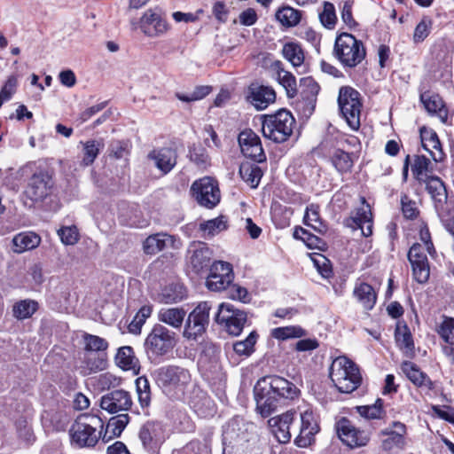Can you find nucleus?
Listing matches in <instances>:
<instances>
[{
  "label": "nucleus",
  "instance_id": "30",
  "mask_svg": "<svg viewBox=\"0 0 454 454\" xmlns=\"http://www.w3.org/2000/svg\"><path fill=\"white\" fill-rule=\"evenodd\" d=\"M405 425L401 422H393L391 428H386L381 432L386 436L382 440L385 450H391L394 447H402L404 444Z\"/></svg>",
  "mask_w": 454,
  "mask_h": 454
},
{
  "label": "nucleus",
  "instance_id": "15",
  "mask_svg": "<svg viewBox=\"0 0 454 454\" xmlns=\"http://www.w3.org/2000/svg\"><path fill=\"white\" fill-rule=\"evenodd\" d=\"M336 430L340 441L352 449L365 446L370 440L368 433L357 429L346 418H341L336 423Z\"/></svg>",
  "mask_w": 454,
  "mask_h": 454
},
{
  "label": "nucleus",
  "instance_id": "48",
  "mask_svg": "<svg viewBox=\"0 0 454 454\" xmlns=\"http://www.w3.org/2000/svg\"><path fill=\"white\" fill-rule=\"evenodd\" d=\"M115 360L117 364L124 370L135 369L137 364V359L134 356V351L129 346H124L118 349Z\"/></svg>",
  "mask_w": 454,
  "mask_h": 454
},
{
  "label": "nucleus",
  "instance_id": "51",
  "mask_svg": "<svg viewBox=\"0 0 454 454\" xmlns=\"http://www.w3.org/2000/svg\"><path fill=\"white\" fill-rule=\"evenodd\" d=\"M257 333L255 332L250 334L243 340L237 341L233 344L234 351L239 356H249L254 352V347L257 340Z\"/></svg>",
  "mask_w": 454,
  "mask_h": 454
},
{
  "label": "nucleus",
  "instance_id": "36",
  "mask_svg": "<svg viewBox=\"0 0 454 454\" xmlns=\"http://www.w3.org/2000/svg\"><path fill=\"white\" fill-rule=\"evenodd\" d=\"M193 247L191 263L195 270L200 271L209 266L212 252L203 242L194 244Z\"/></svg>",
  "mask_w": 454,
  "mask_h": 454
},
{
  "label": "nucleus",
  "instance_id": "40",
  "mask_svg": "<svg viewBox=\"0 0 454 454\" xmlns=\"http://www.w3.org/2000/svg\"><path fill=\"white\" fill-rule=\"evenodd\" d=\"M331 160L336 170L340 174L349 173L354 166V155L341 149H335Z\"/></svg>",
  "mask_w": 454,
  "mask_h": 454
},
{
  "label": "nucleus",
  "instance_id": "4",
  "mask_svg": "<svg viewBox=\"0 0 454 454\" xmlns=\"http://www.w3.org/2000/svg\"><path fill=\"white\" fill-rule=\"evenodd\" d=\"M330 378L340 392L347 394L357 389L362 382L358 367L346 356H338L333 361Z\"/></svg>",
  "mask_w": 454,
  "mask_h": 454
},
{
  "label": "nucleus",
  "instance_id": "63",
  "mask_svg": "<svg viewBox=\"0 0 454 454\" xmlns=\"http://www.w3.org/2000/svg\"><path fill=\"white\" fill-rule=\"evenodd\" d=\"M130 145L127 141H114L110 145V155L116 159L125 158L129 154Z\"/></svg>",
  "mask_w": 454,
  "mask_h": 454
},
{
  "label": "nucleus",
  "instance_id": "39",
  "mask_svg": "<svg viewBox=\"0 0 454 454\" xmlns=\"http://www.w3.org/2000/svg\"><path fill=\"white\" fill-rule=\"evenodd\" d=\"M228 228V218L220 215L216 218L204 221L200 223V231L203 232L202 237L212 238Z\"/></svg>",
  "mask_w": 454,
  "mask_h": 454
},
{
  "label": "nucleus",
  "instance_id": "62",
  "mask_svg": "<svg viewBox=\"0 0 454 454\" xmlns=\"http://www.w3.org/2000/svg\"><path fill=\"white\" fill-rule=\"evenodd\" d=\"M313 262L315 266L317 267L318 272L325 278H329L333 275L332 266L330 264L329 260L322 254H317L315 258H313Z\"/></svg>",
  "mask_w": 454,
  "mask_h": 454
},
{
  "label": "nucleus",
  "instance_id": "16",
  "mask_svg": "<svg viewBox=\"0 0 454 454\" xmlns=\"http://www.w3.org/2000/svg\"><path fill=\"white\" fill-rule=\"evenodd\" d=\"M424 247L419 243H414L408 252V260L411 265L414 279L424 284L430 276V267Z\"/></svg>",
  "mask_w": 454,
  "mask_h": 454
},
{
  "label": "nucleus",
  "instance_id": "17",
  "mask_svg": "<svg viewBox=\"0 0 454 454\" xmlns=\"http://www.w3.org/2000/svg\"><path fill=\"white\" fill-rule=\"evenodd\" d=\"M182 242L179 238L167 232L149 235L142 243V250L147 255H155L166 248L180 249Z\"/></svg>",
  "mask_w": 454,
  "mask_h": 454
},
{
  "label": "nucleus",
  "instance_id": "56",
  "mask_svg": "<svg viewBox=\"0 0 454 454\" xmlns=\"http://www.w3.org/2000/svg\"><path fill=\"white\" fill-rule=\"evenodd\" d=\"M61 242L67 246H73L79 240V231L76 226H64L58 231Z\"/></svg>",
  "mask_w": 454,
  "mask_h": 454
},
{
  "label": "nucleus",
  "instance_id": "54",
  "mask_svg": "<svg viewBox=\"0 0 454 454\" xmlns=\"http://www.w3.org/2000/svg\"><path fill=\"white\" fill-rule=\"evenodd\" d=\"M429 164L430 160L426 156L417 155L415 157L414 163L411 166V171L419 182L429 177L427 176Z\"/></svg>",
  "mask_w": 454,
  "mask_h": 454
},
{
  "label": "nucleus",
  "instance_id": "32",
  "mask_svg": "<svg viewBox=\"0 0 454 454\" xmlns=\"http://www.w3.org/2000/svg\"><path fill=\"white\" fill-rule=\"evenodd\" d=\"M420 100L429 114H435L442 122L448 119V112L442 98L434 93L424 92L420 95Z\"/></svg>",
  "mask_w": 454,
  "mask_h": 454
},
{
  "label": "nucleus",
  "instance_id": "45",
  "mask_svg": "<svg viewBox=\"0 0 454 454\" xmlns=\"http://www.w3.org/2000/svg\"><path fill=\"white\" fill-rule=\"evenodd\" d=\"M38 303L33 300H22L13 305V317L19 320L27 319L32 317L37 310Z\"/></svg>",
  "mask_w": 454,
  "mask_h": 454
},
{
  "label": "nucleus",
  "instance_id": "28",
  "mask_svg": "<svg viewBox=\"0 0 454 454\" xmlns=\"http://www.w3.org/2000/svg\"><path fill=\"white\" fill-rule=\"evenodd\" d=\"M187 297V290L179 282H172L163 286L158 294L159 302L173 304L184 301Z\"/></svg>",
  "mask_w": 454,
  "mask_h": 454
},
{
  "label": "nucleus",
  "instance_id": "31",
  "mask_svg": "<svg viewBox=\"0 0 454 454\" xmlns=\"http://www.w3.org/2000/svg\"><path fill=\"white\" fill-rule=\"evenodd\" d=\"M186 311L180 307L162 308L158 311L157 318L160 322L179 330L183 326Z\"/></svg>",
  "mask_w": 454,
  "mask_h": 454
},
{
  "label": "nucleus",
  "instance_id": "53",
  "mask_svg": "<svg viewBox=\"0 0 454 454\" xmlns=\"http://www.w3.org/2000/svg\"><path fill=\"white\" fill-rule=\"evenodd\" d=\"M319 20L321 24L328 28V29H333L336 22H337V16L335 12V7L334 5L330 2H325L324 3V9L319 13Z\"/></svg>",
  "mask_w": 454,
  "mask_h": 454
},
{
  "label": "nucleus",
  "instance_id": "46",
  "mask_svg": "<svg viewBox=\"0 0 454 454\" xmlns=\"http://www.w3.org/2000/svg\"><path fill=\"white\" fill-rule=\"evenodd\" d=\"M82 145H83L82 163L84 166L91 165L94 162L95 159L99 154L100 151L105 146L103 140H96V139L88 140L85 143H82Z\"/></svg>",
  "mask_w": 454,
  "mask_h": 454
},
{
  "label": "nucleus",
  "instance_id": "49",
  "mask_svg": "<svg viewBox=\"0 0 454 454\" xmlns=\"http://www.w3.org/2000/svg\"><path fill=\"white\" fill-rule=\"evenodd\" d=\"M304 335H306L305 330L298 325L277 327L271 331V336L281 340L291 338H301Z\"/></svg>",
  "mask_w": 454,
  "mask_h": 454
},
{
  "label": "nucleus",
  "instance_id": "24",
  "mask_svg": "<svg viewBox=\"0 0 454 454\" xmlns=\"http://www.w3.org/2000/svg\"><path fill=\"white\" fill-rule=\"evenodd\" d=\"M148 159L163 174H168L176 165L177 153L171 147L154 149L148 153Z\"/></svg>",
  "mask_w": 454,
  "mask_h": 454
},
{
  "label": "nucleus",
  "instance_id": "43",
  "mask_svg": "<svg viewBox=\"0 0 454 454\" xmlns=\"http://www.w3.org/2000/svg\"><path fill=\"white\" fill-rule=\"evenodd\" d=\"M284 58L294 67H301L304 61V53L300 44L286 43L282 49Z\"/></svg>",
  "mask_w": 454,
  "mask_h": 454
},
{
  "label": "nucleus",
  "instance_id": "6",
  "mask_svg": "<svg viewBox=\"0 0 454 454\" xmlns=\"http://www.w3.org/2000/svg\"><path fill=\"white\" fill-rule=\"evenodd\" d=\"M338 105L341 115L348 125L354 130H357L361 125V95L352 87L342 86L339 90Z\"/></svg>",
  "mask_w": 454,
  "mask_h": 454
},
{
  "label": "nucleus",
  "instance_id": "44",
  "mask_svg": "<svg viewBox=\"0 0 454 454\" xmlns=\"http://www.w3.org/2000/svg\"><path fill=\"white\" fill-rule=\"evenodd\" d=\"M421 182L426 184L427 192L431 194L432 198L438 201L442 202L447 199L446 190L443 183L439 177L429 176Z\"/></svg>",
  "mask_w": 454,
  "mask_h": 454
},
{
  "label": "nucleus",
  "instance_id": "12",
  "mask_svg": "<svg viewBox=\"0 0 454 454\" xmlns=\"http://www.w3.org/2000/svg\"><path fill=\"white\" fill-rule=\"evenodd\" d=\"M52 176L48 171L40 170L28 179L25 195L34 202L43 201L52 192Z\"/></svg>",
  "mask_w": 454,
  "mask_h": 454
},
{
  "label": "nucleus",
  "instance_id": "42",
  "mask_svg": "<svg viewBox=\"0 0 454 454\" xmlns=\"http://www.w3.org/2000/svg\"><path fill=\"white\" fill-rule=\"evenodd\" d=\"M239 175L247 184L255 188L262 176V171L256 164L245 162L239 167Z\"/></svg>",
  "mask_w": 454,
  "mask_h": 454
},
{
  "label": "nucleus",
  "instance_id": "7",
  "mask_svg": "<svg viewBox=\"0 0 454 454\" xmlns=\"http://www.w3.org/2000/svg\"><path fill=\"white\" fill-rule=\"evenodd\" d=\"M176 343V335L166 326L156 324L145 341V349L149 356L160 357L170 352Z\"/></svg>",
  "mask_w": 454,
  "mask_h": 454
},
{
  "label": "nucleus",
  "instance_id": "26",
  "mask_svg": "<svg viewBox=\"0 0 454 454\" xmlns=\"http://www.w3.org/2000/svg\"><path fill=\"white\" fill-rule=\"evenodd\" d=\"M401 369L416 387L427 391H431L434 388V383L414 363L404 361L402 363Z\"/></svg>",
  "mask_w": 454,
  "mask_h": 454
},
{
  "label": "nucleus",
  "instance_id": "19",
  "mask_svg": "<svg viewBox=\"0 0 454 454\" xmlns=\"http://www.w3.org/2000/svg\"><path fill=\"white\" fill-rule=\"evenodd\" d=\"M239 144L245 157L257 163L266 160L260 137L251 129H246L239 133Z\"/></svg>",
  "mask_w": 454,
  "mask_h": 454
},
{
  "label": "nucleus",
  "instance_id": "14",
  "mask_svg": "<svg viewBox=\"0 0 454 454\" xmlns=\"http://www.w3.org/2000/svg\"><path fill=\"white\" fill-rule=\"evenodd\" d=\"M234 278L232 267L229 262H215L210 268L207 278V287L215 292L226 291Z\"/></svg>",
  "mask_w": 454,
  "mask_h": 454
},
{
  "label": "nucleus",
  "instance_id": "8",
  "mask_svg": "<svg viewBox=\"0 0 454 454\" xmlns=\"http://www.w3.org/2000/svg\"><path fill=\"white\" fill-rule=\"evenodd\" d=\"M212 305L209 301H200L187 316L183 337L188 340H197L207 330L210 320Z\"/></svg>",
  "mask_w": 454,
  "mask_h": 454
},
{
  "label": "nucleus",
  "instance_id": "20",
  "mask_svg": "<svg viewBox=\"0 0 454 454\" xmlns=\"http://www.w3.org/2000/svg\"><path fill=\"white\" fill-rule=\"evenodd\" d=\"M294 411H288L279 416L270 418L268 424L271 429V433L280 443H286L290 441L292 434H294Z\"/></svg>",
  "mask_w": 454,
  "mask_h": 454
},
{
  "label": "nucleus",
  "instance_id": "59",
  "mask_svg": "<svg viewBox=\"0 0 454 454\" xmlns=\"http://www.w3.org/2000/svg\"><path fill=\"white\" fill-rule=\"evenodd\" d=\"M189 155L191 160L200 168L206 167L207 164L208 163V154L206 149L200 145H194L192 148H190Z\"/></svg>",
  "mask_w": 454,
  "mask_h": 454
},
{
  "label": "nucleus",
  "instance_id": "9",
  "mask_svg": "<svg viewBox=\"0 0 454 454\" xmlns=\"http://www.w3.org/2000/svg\"><path fill=\"white\" fill-rule=\"evenodd\" d=\"M134 29L137 27L147 37L164 36L170 29V25L158 8L146 10L137 22H132Z\"/></svg>",
  "mask_w": 454,
  "mask_h": 454
},
{
  "label": "nucleus",
  "instance_id": "21",
  "mask_svg": "<svg viewBox=\"0 0 454 454\" xmlns=\"http://www.w3.org/2000/svg\"><path fill=\"white\" fill-rule=\"evenodd\" d=\"M239 421L233 419L230 421L223 428V454H244L243 442H245L244 434H239Z\"/></svg>",
  "mask_w": 454,
  "mask_h": 454
},
{
  "label": "nucleus",
  "instance_id": "33",
  "mask_svg": "<svg viewBox=\"0 0 454 454\" xmlns=\"http://www.w3.org/2000/svg\"><path fill=\"white\" fill-rule=\"evenodd\" d=\"M129 422V416L127 413H121L111 418L106 426L105 432L101 431L100 437L103 442H108L113 438L120 436Z\"/></svg>",
  "mask_w": 454,
  "mask_h": 454
},
{
  "label": "nucleus",
  "instance_id": "64",
  "mask_svg": "<svg viewBox=\"0 0 454 454\" xmlns=\"http://www.w3.org/2000/svg\"><path fill=\"white\" fill-rule=\"evenodd\" d=\"M401 205L404 217L408 219L417 217L419 211L416 207V202L411 200L407 195L404 194L401 197Z\"/></svg>",
  "mask_w": 454,
  "mask_h": 454
},
{
  "label": "nucleus",
  "instance_id": "41",
  "mask_svg": "<svg viewBox=\"0 0 454 454\" xmlns=\"http://www.w3.org/2000/svg\"><path fill=\"white\" fill-rule=\"evenodd\" d=\"M303 223L319 234H324L327 231V226L321 220L319 207L317 205L311 204L307 207Z\"/></svg>",
  "mask_w": 454,
  "mask_h": 454
},
{
  "label": "nucleus",
  "instance_id": "57",
  "mask_svg": "<svg viewBox=\"0 0 454 454\" xmlns=\"http://www.w3.org/2000/svg\"><path fill=\"white\" fill-rule=\"evenodd\" d=\"M138 401L142 407H146L150 403V387L146 378L140 377L136 380Z\"/></svg>",
  "mask_w": 454,
  "mask_h": 454
},
{
  "label": "nucleus",
  "instance_id": "37",
  "mask_svg": "<svg viewBox=\"0 0 454 454\" xmlns=\"http://www.w3.org/2000/svg\"><path fill=\"white\" fill-rule=\"evenodd\" d=\"M40 242V236L32 231L19 233L12 239L14 252L19 254L37 247Z\"/></svg>",
  "mask_w": 454,
  "mask_h": 454
},
{
  "label": "nucleus",
  "instance_id": "13",
  "mask_svg": "<svg viewBox=\"0 0 454 454\" xmlns=\"http://www.w3.org/2000/svg\"><path fill=\"white\" fill-rule=\"evenodd\" d=\"M138 437L143 448L151 454H158L165 440L162 425L157 421H147L142 425Z\"/></svg>",
  "mask_w": 454,
  "mask_h": 454
},
{
  "label": "nucleus",
  "instance_id": "23",
  "mask_svg": "<svg viewBox=\"0 0 454 454\" xmlns=\"http://www.w3.org/2000/svg\"><path fill=\"white\" fill-rule=\"evenodd\" d=\"M190 378L189 372L178 366L161 367L157 371V380L163 386H184Z\"/></svg>",
  "mask_w": 454,
  "mask_h": 454
},
{
  "label": "nucleus",
  "instance_id": "3",
  "mask_svg": "<svg viewBox=\"0 0 454 454\" xmlns=\"http://www.w3.org/2000/svg\"><path fill=\"white\" fill-rule=\"evenodd\" d=\"M333 57L345 68H355L366 57L364 43L349 33H340L335 38Z\"/></svg>",
  "mask_w": 454,
  "mask_h": 454
},
{
  "label": "nucleus",
  "instance_id": "58",
  "mask_svg": "<svg viewBox=\"0 0 454 454\" xmlns=\"http://www.w3.org/2000/svg\"><path fill=\"white\" fill-rule=\"evenodd\" d=\"M359 414L366 419H380L384 411L382 409V401L378 399L373 405L357 407Z\"/></svg>",
  "mask_w": 454,
  "mask_h": 454
},
{
  "label": "nucleus",
  "instance_id": "35",
  "mask_svg": "<svg viewBox=\"0 0 454 454\" xmlns=\"http://www.w3.org/2000/svg\"><path fill=\"white\" fill-rule=\"evenodd\" d=\"M271 68L277 72L278 81L285 88L287 96L294 98L298 92L295 77L283 68V64L280 60H275L271 64Z\"/></svg>",
  "mask_w": 454,
  "mask_h": 454
},
{
  "label": "nucleus",
  "instance_id": "1",
  "mask_svg": "<svg viewBox=\"0 0 454 454\" xmlns=\"http://www.w3.org/2000/svg\"><path fill=\"white\" fill-rule=\"evenodd\" d=\"M256 410L263 418L270 416L283 399H294L300 393L298 387L285 378L270 375L261 378L255 384Z\"/></svg>",
  "mask_w": 454,
  "mask_h": 454
},
{
  "label": "nucleus",
  "instance_id": "10",
  "mask_svg": "<svg viewBox=\"0 0 454 454\" xmlns=\"http://www.w3.org/2000/svg\"><path fill=\"white\" fill-rule=\"evenodd\" d=\"M191 192L199 205L209 209L214 208L221 200L218 183L209 176L194 181Z\"/></svg>",
  "mask_w": 454,
  "mask_h": 454
},
{
  "label": "nucleus",
  "instance_id": "47",
  "mask_svg": "<svg viewBox=\"0 0 454 454\" xmlns=\"http://www.w3.org/2000/svg\"><path fill=\"white\" fill-rule=\"evenodd\" d=\"M301 12L290 7L286 6L279 9L276 12V19L285 27H294L301 20Z\"/></svg>",
  "mask_w": 454,
  "mask_h": 454
},
{
  "label": "nucleus",
  "instance_id": "60",
  "mask_svg": "<svg viewBox=\"0 0 454 454\" xmlns=\"http://www.w3.org/2000/svg\"><path fill=\"white\" fill-rule=\"evenodd\" d=\"M227 296L231 300L239 301L243 303H247L250 301V296L247 290L239 285L231 284L226 290Z\"/></svg>",
  "mask_w": 454,
  "mask_h": 454
},
{
  "label": "nucleus",
  "instance_id": "25",
  "mask_svg": "<svg viewBox=\"0 0 454 454\" xmlns=\"http://www.w3.org/2000/svg\"><path fill=\"white\" fill-rule=\"evenodd\" d=\"M248 90V100L257 110L266 109L276 99L275 90L269 86L252 83Z\"/></svg>",
  "mask_w": 454,
  "mask_h": 454
},
{
  "label": "nucleus",
  "instance_id": "55",
  "mask_svg": "<svg viewBox=\"0 0 454 454\" xmlns=\"http://www.w3.org/2000/svg\"><path fill=\"white\" fill-rule=\"evenodd\" d=\"M432 25L433 21L430 17H423L422 20L415 27L413 34V41L415 43L423 42L429 35Z\"/></svg>",
  "mask_w": 454,
  "mask_h": 454
},
{
  "label": "nucleus",
  "instance_id": "61",
  "mask_svg": "<svg viewBox=\"0 0 454 454\" xmlns=\"http://www.w3.org/2000/svg\"><path fill=\"white\" fill-rule=\"evenodd\" d=\"M439 335L450 345H454V319L446 318L439 326Z\"/></svg>",
  "mask_w": 454,
  "mask_h": 454
},
{
  "label": "nucleus",
  "instance_id": "34",
  "mask_svg": "<svg viewBox=\"0 0 454 454\" xmlns=\"http://www.w3.org/2000/svg\"><path fill=\"white\" fill-rule=\"evenodd\" d=\"M397 347L406 356H411L414 352V342L411 331L405 323L398 322L395 332Z\"/></svg>",
  "mask_w": 454,
  "mask_h": 454
},
{
  "label": "nucleus",
  "instance_id": "5",
  "mask_svg": "<svg viewBox=\"0 0 454 454\" xmlns=\"http://www.w3.org/2000/svg\"><path fill=\"white\" fill-rule=\"evenodd\" d=\"M294 124V117L286 109L264 115L262 125L263 137L275 143L286 142L293 134Z\"/></svg>",
  "mask_w": 454,
  "mask_h": 454
},
{
  "label": "nucleus",
  "instance_id": "2",
  "mask_svg": "<svg viewBox=\"0 0 454 454\" xmlns=\"http://www.w3.org/2000/svg\"><path fill=\"white\" fill-rule=\"evenodd\" d=\"M104 423L100 417L84 413L77 417L69 429L71 443L78 447H93L101 436Z\"/></svg>",
  "mask_w": 454,
  "mask_h": 454
},
{
  "label": "nucleus",
  "instance_id": "38",
  "mask_svg": "<svg viewBox=\"0 0 454 454\" xmlns=\"http://www.w3.org/2000/svg\"><path fill=\"white\" fill-rule=\"evenodd\" d=\"M353 221L356 225L361 229L362 234L364 237H369L372 234V214L368 204L357 209L356 215L353 217Z\"/></svg>",
  "mask_w": 454,
  "mask_h": 454
},
{
  "label": "nucleus",
  "instance_id": "50",
  "mask_svg": "<svg viewBox=\"0 0 454 454\" xmlns=\"http://www.w3.org/2000/svg\"><path fill=\"white\" fill-rule=\"evenodd\" d=\"M84 363L90 372L103 371L106 366V355L103 353H87Z\"/></svg>",
  "mask_w": 454,
  "mask_h": 454
},
{
  "label": "nucleus",
  "instance_id": "18",
  "mask_svg": "<svg viewBox=\"0 0 454 454\" xmlns=\"http://www.w3.org/2000/svg\"><path fill=\"white\" fill-rule=\"evenodd\" d=\"M319 431V427L312 411H305L300 414V425L294 428V434H297L294 440L298 447L305 448L314 441V436Z\"/></svg>",
  "mask_w": 454,
  "mask_h": 454
},
{
  "label": "nucleus",
  "instance_id": "22",
  "mask_svg": "<svg viewBox=\"0 0 454 454\" xmlns=\"http://www.w3.org/2000/svg\"><path fill=\"white\" fill-rule=\"evenodd\" d=\"M132 406L131 395L122 389H116L104 395L100 399V407L109 413L125 412Z\"/></svg>",
  "mask_w": 454,
  "mask_h": 454
},
{
  "label": "nucleus",
  "instance_id": "52",
  "mask_svg": "<svg viewBox=\"0 0 454 454\" xmlns=\"http://www.w3.org/2000/svg\"><path fill=\"white\" fill-rule=\"evenodd\" d=\"M83 339L85 350L88 351V353H101L108 348L107 341L99 336L85 333Z\"/></svg>",
  "mask_w": 454,
  "mask_h": 454
},
{
  "label": "nucleus",
  "instance_id": "29",
  "mask_svg": "<svg viewBox=\"0 0 454 454\" xmlns=\"http://www.w3.org/2000/svg\"><path fill=\"white\" fill-rule=\"evenodd\" d=\"M353 296L366 310H371L377 301L374 288L368 283L357 280L353 289Z\"/></svg>",
  "mask_w": 454,
  "mask_h": 454
},
{
  "label": "nucleus",
  "instance_id": "27",
  "mask_svg": "<svg viewBox=\"0 0 454 454\" xmlns=\"http://www.w3.org/2000/svg\"><path fill=\"white\" fill-rule=\"evenodd\" d=\"M420 138L422 146L430 153L433 160L436 162L442 161L444 153L436 132L432 129L423 127L420 129Z\"/></svg>",
  "mask_w": 454,
  "mask_h": 454
},
{
  "label": "nucleus",
  "instance_id": "11",
  "mask_svg": "<svg viewBox=\"0 0 454 454\" xmlns=\"http://www.w3.org/2000/svg\"><path fill=\"white\" fill-rule=\"evenodd\" d=\"M215 321L223 326L229 334L237 336L242 332L247 321V315L244 310L235 308L232 304L222 303L219 305Z\"/></svg>",
  "mask_w": 454,
  "mask_h": 454
}]
</instances>
